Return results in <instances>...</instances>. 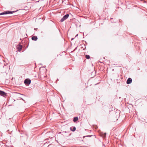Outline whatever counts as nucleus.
<instances>
[{"mask_svg":"<svg viewBox=\"0 0 147 147\" xmlns=\"http://www.w3.org/2000/svg\"><path fill=\"white\" fill-rule=\"evenodd\" d=\"M15 12L14 11H4L3 12L0 13V15L6 14H10L13 13V12Z\"/></svg>","mask_w":147,"mask_h":147,"instance_id":"nucleus-1","label":"nucleus"},{"mask_svg":"<svg viewBox=\"0 0 147 147\" xmlns=\"http://www.w3.org/2000/svg\"><path fill=\"white\" fill-rule=\"evenodd\" d=\"M132 79L131 78H129L128 79L127 81V84H130L131 83Z\"/></svg>","mask_w":147,"mask_h":147,"instance_id":"nucleus-5","label":"nucleus"},{"mask_svg":"<svg viewBox=\"0 0 147 147\" xmlns=\"http://www.w3.org/2000/svg\"><path fill=\"white\" fill-rule=\"evenodd\" d=\"M70 130L71 131H75V130L76 129V128L75 127H71L70 128Z\"/></svg>","mask_w":147,"mask_h":147,"instance_id":"nucleus-8","label":"nucleus"},{"mask_svg":"<svg viewBox=\"0 0 147 147\" xmlns=\"http://www.w3.org/2000/svg\"><path fill=\"white\" fill-rule=\"evenodd\" d=\"M106 133H104L103 137H105L106 136Z\"/></svg>","mask_w":147,"mask_h":147,"instance_id":"nucleus-12","label":"nucleus"},{"mask_svg":"<svg viewBox=\"0 0 147 147\" xmlns=\"http://www.w3.org/2000/svg\"><path fill=\"white\" fill-rule=\"evenodd\" d=\"M24 82L26 84L29 85L31 83V80L29 79H26L25 80Z\"/></svg>","mask_w":147,"mask_h":147,"instance_id":"nucleus-2","label":"nucleus"},{"mask_svg":"<svg viewBox=\"0 0 147 147\" xmlns=\"http://www.w3.org/2000/svg\"><path fill=\"white\" fill-rule=\"evenodd\" d=\"M69 16V14H67L64 16L63 17V18H64L65 20H66L68 18Z\"/></svg>","mask_w":147,"mask_h":147,"instance_id":"nucleus-9","label":"nucleus"},{"mask_svg":"<svg viewBox=\"0 0 147 147\" xmlns=\"http://www.w3.org/2000/svg\"><path fill=\"white\" fill-rule=\"evenodd\" d=\"M32 39L33 40L36 41L38 39V38L36 36H34L32 37Z\"/></svg>","mask_w":147,"mask_h":147,"instance_id":"nucleus-6","label":"nucleus"},{"mask_svg":"<svg viewBox=\"0 0 147 147\" xmlns=\"http://www.w3.org/2000/svg\"><path fill=\"white\" fill-rule=\"evenodd\" d=\"M22 48V45H19L17 47V49L18 51H20Z\"/></svg>","mask_w":147,"mask_h":147,"instance_id":"nucleus-4","label":"nucleus"},{"mask_svg":"<svg viewBox=\"0 0 147 147\" xmlns=\"http://www.w3.org/2000/svg\"><path fill=\"white\" fill-rule=\"evenodd\" d=\"M34 29V30H37V28H35Z\"/></svg>","mask_w":147,"mask_h":147,"instance_id":"nucleus-13","label":"nucleus"},{"mask_svg":"<svg viewBox=\"0 0 147 147\" xmlns=\"http://www.w3.org/2000/svg\"><path fill=\"white\" fill-rule=\"evenodd\" d=\"M0 95L1 96H4L6 95V93L3 91L0 90Z\"/></svg>","mask_w":147,"mask_h":147,"instance_id":"nucleus-3","label":"nucleus"},{"mask_svg":"<svg viewBox=\"0 0 147 147\" xmlns=\"http://www.w3.org/2000/svg\"><path fill=\"white\" fill-rule=\"evenodd\" d=\"M85 57L87 59H89L90 58V56L89 55H86L85 56Z\"/></svg>","mask_w":147,"mask_h":147,"instance_id":"nucleus-10","label":"nucleus"},{"mask_svg":"<svg viewBox=\"0 0 147 147\" xmlns=\"http://www.w3.org/2000/svg\"><path fill=\"white\" fill-rule=\"evenodd\" d=\"M78 119V117H74L73 119V121L75 122H76Z\"/></svg>","mask_w":147,"mask_h":147,"instance_id":"nucleus-7","label":"nucleus"},{"mask_svg":"<svg viewBox=\"0 0 147 147\" xmlns=\"http://www.w3.org/2000/svg\"><path fill=\"white\" fill-rule=\"evenodd\" d=\"M65 20L64 18H63H63H62L61 20H60V21L61 22H63V21H64Z\"/></svg>","mask_w":147,"mask_h":147,"instance_id":"nucleus-11","label":"nucleus"}]
</instances>
